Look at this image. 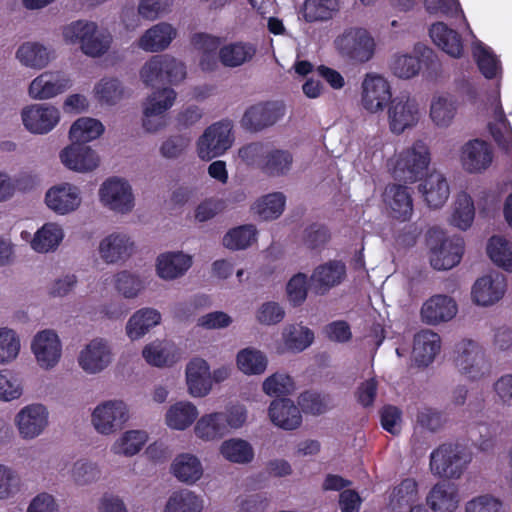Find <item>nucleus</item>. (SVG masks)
Listing matches in <instances>:
<instances>
[{"instance_id": "f257e3e1", "label": "nucleus", "mask_w": 512, "mask_h": 512, "mask_svg": "<svg viewBox=\"0 0 512 512\" xmlns=\"http://www.w3.org/2000/svg\"><path fill=\"white\" fill-rule=\"evenodd\" d=\"M431 152L423 140H416L401 150L390 160L389 166L393 177L405 183H415L428 171Z\"/></svg>"}, {"instance_id": "f03ea898", "label": "nucleus", "mask_w": 512, "mask_h": 512, "mask_svg": "<svg viewBox=\"0 0 512 512\" xmlns=\"http://www.w3.org/2000/svg\"><path fill=\"white\" fill-rule=\"evenodd\" d=\"M472 461L470 449L460 443H443L430 454V470L433 475L459 479Z\"/></svg>"}, {"instance_id": "7ed1b4c3", "label": "nucleus", "mask_w": 512, "mask_h": 512, "mask_svg": "<svg viewBox=\"0 0 512 512\" xmlns=\"http://www.w3.org/2000/svg\"><path fill=\"white\" fill-rule=\"evenodd\" d=\"M454 364L458 372L469 381L485 379L492 371L486 350L471 339H463L456 344Z\"/></svg>"}, {"instance_id": "20e7f679", "label": "nucleus", "mask_w": 512, "mask_h": 512, "mask_svg": "<svg viewBox=\"0 0 512 512\" xmlns=\"http://www.w3.org/2000/svg\"><path fill=\"white\" fill-rule=\"evenodd\" d=\"M333 44L343 59L357 64L370 61L376 51V41L372 34L358 26L344 29L336 36Z\"/></svg>"}, {"instance_id": "39448f33", "label": "nucleus", "mask_w": 512, "mask_h": 512, "mask_svg": "<svg viewBox=\"0 0 512 512\" xmlns=\"http://www.w3.org/2000/svg\"><path fill=\"white\" fill-rule=\"evenodd\" d=\"M426 243L430 264L434 269L448 270L460 262L463 254L461 238H449L442 229L433 227L427 232Z\"/></svg>"}, {"instance_id": "423d86ee", "label": "nucleus", "mask_w": 512, "mask_h": 512, "mask_svg": "<svg viewBox=\"0 0 512 512\" xmlns=\"http://www.w3.org/2000/svg\"><path fill=\"white\" fill-rule=\"evenodd\" d=\"M101 205L118 215H128L136 207V195L131 182L120 176L108 177L99 187Z\"/></svg>"}, {"instance_id": "0eeeda50", "label": "nucleus", "mask_w": 512, "mask_h": 512, "mask_svg": "<svg viewBox=\"0 0 512 512\" xmlns=\"http://www.w3.org/2000/svg\"><path fill=\"white\" fill-rule=\"evenodd\" d=\"M186 75V66L168 54L150 57L139 71L140 80L146 86H154L162 82L177 85L186 78Z\"/></svg>"}, {"instance_id": "6e6552de", "label": "nucleus", "mask_w": 512, "mask_h": 512, "mask_svg": "<svg viewBox=\"0 0 512 512\" xmlns=\"http://www.w3.org/2000/svg\"><path fill=\"white\" fill-rule=\"evenodd\" d=\"M386 114L389 131L396 136L415 128L422 117L420 103L407 92H402L390 100Z\"/></svg>"}, {"instance_id": "1a4fd4ad", "label": "nucleus", "mask_w": 512, "mask_h": 512, "mask_svg": "<svg viewBox=\"0 0 512 512\" xmlns=\"http://www.w3.org/2000/svg\"><path fill=\"white\" fill-rule=\"evenodd\" d=\"M114 359L111 341L105 337H94L81 346L76 361L84 374L95 376L106 371Z\"/></svg>"}, {"instance_id": "9d476101", "label": "nucleus", "mask_w": 512, "mask_h": 512, "mask_svg": "<svg viewBox=\"0 0 512 512\" xmlns=\"http://www.w3.org/2000/svg\"><path fill=\"white\" fill-rule=\"evenodd\" d=\"M129 407L121 399H109L98 403L91 413V425L103 436H110L122 429L129 420Z\"/></svg>"}, {"instance_id": "9b49d317", "label": "nucleus", "mask_w": 512, "mask_h": 512, "mask_svg": "<svg viewBox=\"0 0 512 512\" xmlns=\"http://www.w3.org/2000/svg\"><path fill=\"white\" fill-rule=\"evenodd\" d=\"M48 408L39 402L21 407L13 418L18 437L23 441H33L43 435L50 424Z\"/></svg>"}, {"instance_id": "f8f14e48", "label": "nucleus", "mask_w": 512, "mask_h": 512, "mask_svg": "<svg viewBox=\"0 0 512 512\" xmlns=\"http://www.w3.org/2000/svg\"><path fill=\"white\" fill-rule=\"evenodd\" d=\"M232 129L229 121L216 122L207 127L196 142L198 157L209 161L223 155L234 142Z\"/></svg>"}, {"instance_id": "ddd939ff", "label": "nucleus", "mask_w": 512, "mask_h": 512, "mask_svg": "<svg viewBox=\"0 0 512 512\" xmlns=\"http://www.w3.org/2000/svg\"><path fill=\"white\" fill-rule=\"evenodd\" d=\"M137 250L134 238L124 231H112L98 242L97 253L107 265H119L127 262Z\"/></svg>"}, {"instance_id": "4468645a", "label": "nucleus", "mask_w": 512, "mask_h": 512, "mask_svg": "<svg viewBox=\"0 0 512 512\" xmlns=\"http://www.w3.org/2000/svg\"><path fill=\"white\" fill-rule=\"evenodd\" d=\"M20 118L29 133L46 135L59 124L61 112L49 103H33L21 109Z\"/></svg>"}, {"instance_id": "2eb2a0df", "label": "nucleus", "mask_w": 512, "mask_h": 512, "mask_svg": "<svg viewBox=\"0 0 512 512\" xmlns=\"http://www.w3.org/2000/svg\"><path fill=\"white\" fill-rule=\"evenodd\" d=\"M392 97L389 81L382 75L368 73L361 83V106L370 114H379L387 108Z\"/></svg>"}, {"instance_id": "dca6fc26", "label": "nucleus", "mask_w": 512, "mask_h": 512, "mask_svg": "<svg viewBox=\"0 0 512 512\" xmlns=\"http://www.w3.org/2000/svg\"><path fill=\"white\" fill-rule=\"evenodd\" d=\"M30 349L37 365L43 370L55 368L62 357V342L54 329H43L31 339Z\"/></svg>"}, {"instance_id": "f3484780", "label": "nucleus", "mask_w": 512, "mask_h": 512, "mask_svg": "<svg viewBox=\"0 0 512 512\" xmlns=\"http://www.w3.org/2000/svg\"><path fill=\"white\" fill-rule=\"evenodd\" d=\"M46 206L57 215H68L79 209L82 203L81 190L78 186L62 182L51 186L45 193Z\"/></svg>"}, {"instance_id": "a211bd4d", "label": "nucleus", "mask_w": 512, "mask_h": 512, "mask_svg": "<svg viewBox=\"0 0 512 512\" xmlns=\"http://www.w3.org/2000/svg\"><path fill=\"white\" fill-rule=\"evenodd\" d=\"M72 80L61 71H45L28 86V95L34 100H49L70 89Z\"/></svg>"}, {"instance_id": "6ab92c4d", "label": "nucleus", "mask_w": 512, "mask_h": 512, "mask_svg": "<svg viewBox=\"0 0 512 512\" xmlns=\"http://www.w3.org/2000/svg\"><path fill=\"white\" fill-rule=\"evenodd\" d=\"M285 115V105L280 101L261 102L250 106L244 113L242 126L250 131H260L274 125Z\"/></svg>"}, {"instance_id": "aec40b11", "label": "nucleus", "mask_w": 512, "mask_h": 512, "mask_svg": "<svg viewBox=\"0 0 512 512\" xmlns=\"http://www.w3.org/2000/svg\"><path fill=\"white\" fill-rule=\"evenodd\" d=\"M493 158L491 145L481 139L469 140L460 149L461 166L470 174H480L486 171L491 166Z\"/></svg>"}, {"instance_id": "412c9836", "label": "nucleus", "mask_w": 512, "mask_h": 512, "mask_svg": "<svg viewBox=\"0 0 512 512\" xmlns=\"http://www.w3.org/2000/svg\"><path fill=\"white\" fill-rule=\"evenodd\" d=\"M507 290L504 274L493 271L478 278L471 291L472 300L479 306L488 307L500 301Z\"/></svg>"}, {"instance_id": "4be33fe9", "label": "nucleus", "mask_w": 512, "mask_h": 512, "mask_svg": "<svg viewBox=\"0 0 512 512\" xmlns=\"http://www.w3.org/2000/svg\"><path fill=\"white\" fill-rule=\"evenodd\" d=\"M458 305L454 298L446 294H435L428 298L420 309L422 322L436 326L447 323L455 318Z\"/></svg>"}, {"instance_id": "5701e85b", "label": "nucleus", "mask_w": 512, "mask_h": 512, "mask_svg": "<svg viewBox=\"0 0 512 512\" xmlns=\"http://www.w3.org/2000/svg\"><path fill=\"white\" fill-rule=\"evenodd\" d=\"M178 35L168 22H159L146 29L137 39L136 46L147 53H160L168 49Z\"/></svg>"}, {"instance_id": "b1692460", "label": "nucleus", "mask_w": 512, "mask_h": 512, "mask_svg": "<svg viewBox=\"0 0 512 512\" xmlns=\"http://www.w3.org/2000/svg\"><path fill=\"white\" fill-rule=\"evenodd\" d=\"M346 277V266L343 262L331 260L318 265L310 277V286L317 295H325L330 289L340 285Z\"/></svg>"}, {"instance_id": "393cba45", "label": "nucleus", "mask_w": 512, "mask_h": 512, "mask_svg": "<svg viewBox=\"0 0 512 512\" xmlns=\"http://www.w3.org/2000/svg\"><path fill=\"white\" fill-rule=\"evenodd\" d=\"M54 58V50L39 41H25L15 51L20 66L36 71L48 67Z\"/></svg>"}, {"instance_id": "a878e982", "label": "nucleus", "mask_w": 512, "mask_h": 512, "mask_svg": "<svg viewBox=\"0 0 512 512\" xmlns=\"http://www.w3.org/2000/svg\"><path fill=\"white\" fill-rule=\"evenodd\" d=\"M193 264V257L183 251H167L156 258L157 276L165 281L183 277Z\"/></svg>"}, {"instance_id": "bb28decb", "label": "nucleus", "mask_w": 512, "mask_h": 512, "mask_svg": "<svg viewBox=\"0 0 512 512\" xmlns=\"http://www.w3.org/2000/svg\"><path fill=\"white\" fill-rule=\"evenodd\" d=\"M60 159L66 168L79 173L95 170L100 162L98 154L91 147L74 142L61 151Z\"/></svg>"}, {"instance_id": "cd10ccee", "label": "nucleus", "mask_w": 512, "mask_h": 512, "mask_svg": "<svg viewBox=\"0 0 512 512\" xmlns=\"http://www.w3.org/2000/svg\"><path fill=\"white\" fill-rule=\"evenodd\" d=\"M185 375L191 396L204 397L212 390L210 366L203 358H192L186 365Z\"/></svg>"}, {"instance_id": "c85d7f7f", "label": "nucleus", "mask_w": 512, "mask_h": 512, "mask_svg": "<svg viewBox=\"0 0 512 512\" xmlns=\"http://www.w3.org/2000/svg\"><path fill=\"white\" fill-rule=\"evenodd\" d=\"M162 322V314L153 307L136 310L125 324V334L131 341H137Z\"/></svg>"}, {"instance_id": "c756f323", "label": "nucleus", "mask_w": 512, "mask_h": 512, "mask_svg": "<svg viewBox=\"0 0 512 512\" xmlns=\"http://www.w3.org/2000/svg\"><path fill=\"white\" fill-rule=\"evenodd\" d=\"M268 416L275 426L286 431L296 430L302 423L299 408L288 398L273 400L268 407Z\"/></svg>"}, {"instance_id": "7c9ffc66", "label": "nucleus", "mask_w": 512, "mask_h": 512, "mask_svg": "<svg viewBox=\"0 0 512 512\" xmlns=\"http://www.w3.org/2000/svg\"><path fill=\"white\" fill-rule=\"evenodd\" d=\"M425 500L433 512H455L460 502L457 487L445 481L433 485Z\"/></svg>"}, {"instance_id": "2f4dec72", "label": "nucleus", "mask_w": 512, "mask_h": 512, "mask_svg": "<svg viewBox=\"0 0 512 512\" xmlns=\"http://www.w3.org/2000/svg\"><path fill=\"white\" fill-rule=\"evenodd\" d=\"M384 201L393 218L408 221L413 215V200L409 188L400 184L386 187Z\"/></svg>"}, {"instance_id": "473e14b6", "label": "nucleus", "mask_w": 512, "mask_h": 512, "mask_svg": "<svg viewBox=\"0 0 512 512\" xmlns=\"http://www.w3.org/2000/svg\"><path fill=\"white\" fill-rule=\"evenodd\" d=\"M457 99L448 93L433 95L429 106V118L438 128H448L452 125L458 112Z\"/></svg>"}, {"instance_id": "72a5a7b5", "label": "nucleus", "mask_w": 512, "mask_h": 512, "mask_svg": "<svg viewBox=\"0 0 512 512\" xmlns=\"http://www.w3.org/2000/svg\"><path fill=\"white\" fill-rule=\"evenodd\" d=\"M440 336L428 329L421 330L414 336L413 361L417 366L426 367L431 364L440 351Z\"/></svg>"}, {"instance_id": "f704fd0d", "label": "nucleus", "mask_w": 512, "mask_h": 512, "mask_svg": "<svg viewBox=\"0 0 512 512\" xmlns=\"http://www.w3.org/2000/svg\"><path fill=\"white\" fill-rule=\"evenodd\" d=\"M142 357L151 366L171 367L179 360L176 346L167 340L156 339L142 349Z\"/></svg>"}, {"instance_id": "c9c22d12", "label": "nucleus", "mask_w": 512, "mask_h": 512, "mask_svg": "<svg viewBox=\"0 0 512 512\" xmlns=\"http://www.w3.org/2000/svg\"><path fill=\"white\" fill-rule=\"evenodd\" d=\"M198 416L199 410L194 403L180 400L168 407L164 422L172 430L184 431L197 420Z\"/></svg>"}, {"instance_id": "e433bc0d", "label": "nucleus", "mask_w": 512, "mask_h": 512, "mask_svg": "<svg viewBox=\"0 0 512 512\" xmlns=\"http://www.w3.org/2000/svg\"><path fill=\"white\" fill-rule=\"evenodd\" d=\"M170 471L179 482L187 485L195 484L204 473L200 459L191 453L177 455L171 463Z\"/></svg>"}, {"instance_id": "4c0bfd02", "label": "nucleus", "mask_w": 512, "mask_h": 512, "mask_svg": "<svg viewBox=\"0 0 512 512\" xmlns=\"http://www.w3.org/2000/svg\"><path fill=\"white\" fill-rule=\"evenodd\" d=\"M419 500L418 482L414 478H405L392 487L388 497V507L393 512H403Z\"/></svg>"}, {"instance_id": "58836bf2", "label": "nucleus", "mask_w": 512, "mask_h": 512, "mask_svg": "<svg viewBox=\"0 0 512 512\" xmlns=\"http://www.w3.org/2000/svg\"><path fill=\"white\" fill-rule=\"evenodd\" d=\"M425 202L431 208H439L447 201L450 190L443 174L434 171L430 173L419 186Z\"/></svg>"}, {"instance_id": "ea45409f", "label": "nucleus", "mask_w": 512, "mask_h": 512, "mask_svg": "<svg viewBox=\"0 0 512 512\" xmlns=\"http://www.w3.org/2000/svg\"><path fill=\"white\" fill-rule=\"evenodd\" d=\"M112 41L111 33L92 21L80 50L86 56L92 58L101 57L108 52Z\"/></svg>"}, {"instance_id": "a19ab883", "label": "nucleus", "mask_w": 512, "mask_h": 512, "mask_svg": "<svg viewBox=\"0 0 512 512\" xmlns=\"http://www.w3.org/2000/svg\"><path fill=\"white\" fill-rule=\"evenodd\" d=\"M293 155L289 150L267 147L259 169L270 177L287 175L293 165Z\"/></svg>"}, {"instance_id": "79ce46f5", "label": "nucleus", "mask_w": 512, "mask_h": 512, "mask_svg": "<svg viewBox=\"0 0 512 512\" xmlns=\"http://www.w3.org/2000/svg\"><path fill=\"white\" fill-rule=\"evenodd\" d=\"M432 41L445 53L453 58L463 55V43L461 36L443 22H437L430 28Z\"/></svg>"}, {"instance_id": "37998d69", "label": "nucleus", "mask_w": 512, "mask_h": 512, "mask_svg": "<svg viewBox=\"0 0 512 512\" xmlns=\"http://www.w3.org/2000/svg\"><path fill=\"white\" fill-rule=\"evenodd\" d=\"M194 426L195 436L204 442H215L227 435L224 418L221 412H211L202 415Z\"/></svg>"}, {"instance_id": "c03bdc74", "label": "nucleus", "mask_w": 512, "mask_h": 512, "mask_svg": "<svg viewBox=\"0 0 512 512\" xmlns=\"http://www.w3.org/2000/svg\"><path fill=\"white\" fill-rule=\"evenodd\" d=\"M204 506L201 495L189 489H180L169 495L162 512H202Z\"/></svg>"}, {"instance_id": "a18cd8bd", "label": "nucleus", "mask_w": 512, "mask_h": 512, "mask_svg": "<svg viewBox=\"0 0 512 512\" xmlns=\"http://www.w3.org/2000/svg\"><path fill=\"white\" fill-rule=\"evenodd\" d=\"M63 238V228L57 223L49 222L35 232L30 241V246L37 253L54 252Z\"/></svg>"}, {"instance_id": "49530a36", "label": "nucleus", "mask_w": 512, "mask_h": 512, "mask_svg": "<svg viewBox=\"0 0 512 512\" xmlns=\"http://www.w3.org/2000/svg\"><path fill=\"white\" fill-rule=\"evenodd\" d=\"M339 0H305L299 18L307 23L328 21L338 12Z\"/></svg>"}, {"instance_id": "de8ad7c7", "label": "nucleus", "mask_w": 512, "mask_h": 512, "mask_svg": "<svg viewBox=\"0 0 512 512\" xmlns=\"http://www.w3.org/2000/svg\"><path fill=\"white\" fill-rule=\"evenodd\" d=\"M236 366L247 376L262 375L268 367V358L264 352L254 347H246L236 354Z\"/></svg>"}, {"instance_id": "09e8293b", "label": "nucleus", "mask_w": 512, "mask_h": 512, "mask_svg": "<svg viewBox=\"0 0 512 512\" xmlns=\"http://www.w3.org/2000/svg\"><path fill=\"white\" fill-rule=\"evenodd\" d=\"M113 285L115 291L127 300L139 297L146 287L144 278L129 270L117 272L113 277Z\"/></svg>"}, {"instance_id": "8fccbe9b", "label": "nucleus", "mask_w": 512, "mask_h": 512, "mask_svg": "<svg viewBox=\"0 0 512 512\" xmlns=\"http://www.w3.org/2000/svg\"><path fill=\"white\" fill-rule=\"evenodd\" d=\"M148 441V434L144 430H128L121 434L110 447L114 455L132 457L138 454Z\"/></svg>"}, {"instance_id": "3c124183", "label": "nucleus", "mask_w": 512, "mask_h": 512, "mask_svg": "<svg viewBox=\"0 0 512 512\" xmlns=\"http://www.w3.org/2000/svg\"><path fill=\"white\" fill-rule=\"evenodd\" d=\"M281 337L285 350L301 352L312 344L314 333L301 324H288L284 326Z\"/></svg>"}, {"instance_id": "603ef678", "label": "nucleus", "mask_w": 512, "mask_h": 512, "mask_svg": "<svg viewBox=\"0 0 512 512\" xmlns=\"http://www.w3.org/2000/svg\"><path fill=\"white\" fill-rule=\"evenodd\" d=\"M69 475L76 487H87L100 480L102 471L96 462L81 458L72 464Z\"/></svg>"}, {"instance_id": "864d4df0", "label": "nucleus", "mask_w": 512, "mask_h": 512, "mask_svg": "<svg viewBox=\"0 0 512 512\" xmlns=\"http://www.w3.org/2000/svg\"><path fill=\"white\" fill-rule=\"evenodd\" d=\"M219 451L225 460L235 464H248L254 459L252 445L241 438H231L223 441Z\"/></svg>"}, {"instance_id": "5fc2aeb1", "label": "nucleus", "mask_w": 512, "mask_h": 512, "mask_svg": "<svg viewBox=\"0 0 512 512\" xmlns=\"http://www.w3.org/2000/svg\"><path fill=\"white\" fill-rule=\"evenodd\" d=\"M104 132L103 124L94 118L81 117L69 130V137L74 143L83 144L97 139Z\"/></svg>"}, {"instance_id": "6e6d98bb", "label": "nucleus", "mask_w": 512, "mask_h": 512, "mask_svg": "<svg viewBox=\"0 0 512 512\" xmlns=\"http://www.w3.org/2000/svg\"><path fill=\"white\" fill-rule=\"evenodd\" d=\"M286 197L281 192H274L259 198L251 207L253 213L262 220L278 218L284 211Z\"/></svg>"}, {"instance_id": "4d7b16f0", "label": "nucleus", "mask_w": 512, "mask_h": 512, "mask_svg": "<svg viewBox=\"0 0 512 512\" xmlns=\"http://www.w3.org/2000/svg\"><path fill=\"white\" fill-rule=\"evenodd\" d=\"M489 130L495 141L504 149H512V130L499 101L494 104L493 119Z\"/></svg>"}, {"instance_id": "13d9d810", "label": "nucleus", "mask_w": 512, "mask_h": 512, "mask_svg": "<svg viewBox=\"0 0 512 512\" xmlns=\"http://www.w3.org/2000/svg\"><path fill=\"white\" fill-rule=\"evenodd\" d=\"M255 53L256 49L251 44L234 43L221 48L219 58L224 66L238 67L250 61Z\"/></svg>"}, {"instance_id": "bf43d9fd", "label": "nucleus", "mask_w": 512, "mask_h": 512, "mask_svg": "<svg viewBox=\"0 0 512 512\" xmlns=\"http://www.w3.org/2000/svg\"><path fill=\"white\" fill-rule=\"evenodd\" d=\"M389 68L395 77L403 80H409L419 74L421 70V61L417 56L397 53L392 56Z\"/></svg>"}, {"instance_id": "052dcab7", "label": "nucleus", "mask_w": 512, "mask_h": 512, "mask_svg": "<svg viewBox=\"0 0 512 512\" xmlns=\"http://www.w3.org/2000/svg\"><path fill=\"white\" fill-rule=\"evenodd\" d=\"M257 230L247 224L230 229L223 237V245L230 250L246 249L256 241Z\"/></svg>"}, {"instance_id": "680f3d73", "label": "nucleus", "mask_w": 512, "mask_h": 512, "mask_svg": "<svg viewBox=\"0 0 512 512\" xmlns=\"http://www.w3.org/2000/svg\"><path fill=\"white\" fill-rule=\"evenodd\" d=\"M21 350L19 334L7 326L0 327V364L6 365L15 361Z\"/></svg>"}, {"instance_id": "e2e57ef3", "label": "nucleus", "mask_w": 512, "mask_h": 512, "mask_svg": "<svg viewBox=\"0 0 512 512\" xmlns=\"http://www.w3.org/2000/svg\"><path fill=\"white\" fill-rule=\"evenodd\" d=\"M490 259L506 271H512V244L502 236H493L487 245Z\"/></svg>"}, {"instance_id": "0e129e2a", "label": "nucleus", "mask_w": 512, "mask_h": 512, "mask_svg": "<svg viewBox=\"0 0 512 512\" xmlns=\"http://www.w3.org/2000/svg\"><path fill=\"white\" fill-rule=\"evenodd\" d=\"M295 390L292 377L285 372H275L265 378L262 391L269 397L285 398Z\"/></svg>"}, {"instance_id": "69168bd1", "label": "nucleus", "mask_w": 512, "mask_h": 512, "mask_svg": "<svg viewBox=\"0 0 512 512\" xmlns=\"http://www.w3.org/2000/svg\"><path fill=\"white\" fill-rule=\"evenodd\" d=\"M176 99L177 92L173 88L162 87L151 92L143 102L142 107L166 115L174 106Z\"/></svg>"}, {"instance_id": "338daca9", "label": "nucleus", "mask_w": 512, "mask_h": 512, "mask_svg": "<svg viewBox=\"0 0 512 512\" xmlns=\"http://www.w3.org/2000/svg\"><path fill=\"white\" fill-rule=\"evenodd\" d=\"M475 215L474 204L470 195L462 192L457 195L451 223L461 230L469 228Z\"/></svg>"}, {"instance_id": "774afa93", "label": "nucleus", "mask_w": 512, "mask_h": 512, "mask_svg": "<svg viewBox=\"0 0 512 512\" xmlns=\"http://www.w3.org/2000/svg\"><path fill=\"white\" fill-rule=\"evenodd\" d=\"M194 46L202 52L200 65L203 70H213L217 65L216 51L219 48L220 42L216 37L197 34L193 37Z\"/></svg>"}]
</instances>
